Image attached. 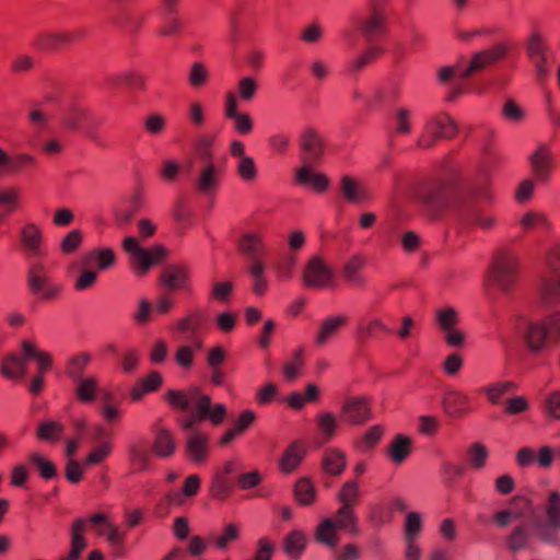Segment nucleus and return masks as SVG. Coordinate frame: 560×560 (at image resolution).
<instances>
[{
  "label": "nucleus",
  "instance_id": "1",
  "mask_svg": "<svg viewBox=\"0 0 560 560\" xmlns=\"http://www.w3.org/2000/svg\"><path fill=\"white\" fill-rule=\"evenodd\" d=\"M425 212L431 219H440L448 211L462 226H480L489 230L495 219L483 213L477 206V199L491 200L488 185L483 182L454 187L447 184H434L420 197Z\"/></svg>",
  "mask_w": 560,
  "mask_h": 560
},
{
  "label": "nucleus",
  "instance_id": "2",
  "mask_svg": "<svg viewBox=\"0 0 560 560\" xmlns=\"http://www.w3.org/2000/svg\"><path fill=\"white\" fill-rule=\"evenodd\" d=\"M167 402L179 410H188L192 407L190 417L180 421V427L190 435L198 432L195 428L197 422L208 419L212 424L219 425L226 417V408L223 404L212 405L211 397L201 392L199 387H190L188 392L170 389L165 394Z\"/></svg>",
  "mask_w": 560,
  "mask_h": 560
},
{
  "label": "nucleus",
  "instance_id": "3",
  "mask_svg": "<svg viewBox=\"0 0 560 560\" xmlns=\"http://www.w3.org/2000/svg\"><path fill=\"white\" fill-rule=\"evenodd\" d=\"M213 138L207 135L199 136L195 141L200 166L194 178V187L196 191L210 200L212 207V198L221 186V182L225 172L226 159L215 161L211 147Z\"/></svg>",
  "mask_w": 560,
  "mask_h": 560
},
{
  "label": "nucleus",
  "instance_id": "4",
  "mask_svg": "<svg viewBox=\"0 0 560 560\" xmlns=\"http://www.w3.org/2000/svg\"><path fill=\"white\" fill-rule=\"evenodd\" d=\"M26 285L31 294L44 302L57 300L63 290L61 283L51 279L47 267L42 261H34L27 267Z\"/></svg>",
  "mask_w": 560,
  "mask_h": 560
},
{
  "label": "nucleus",
  "instance_id": "5",
  "mask_svg": "<svg viewBox=\"0 0 560 560\" xmlns=\"http://www.w3.org/2000/svg\"><path fill=\"white\" fill-rule=\"evenodd\" d=\"M458 132V125L445 112H440L427 118L423 131L417 140L420 149H431L441 139H452Z\"/></svg>",
  "mask_w": 560,
  "mask_h": 560
},
{
  "label": "nucleus",
  "instance_id": "6",
  "mask_svg": "<svg viewBox=\"0 0 560 560\" xmlns=\"http://www.w3.org/2000/svg\"><path fill=\"white\" fill-rule=\"evenodd\" d=\"M351 21L361 33L366 44H375L377 37L385 34L387 28L386 11L376 2L370 4L364 16L353 15Z\"/></svg>",
  "mask_w": 560,
  "mask_h": 560
},
{
  "label": "nucleus",
  "instance_id": "7",
  "mask_svg": "<svg viewBox=\"0 0 560 560\" xmlns=\"http://www.w3.org/2000/svg\"><path fill=\"white\" fill-rule=\"evenodd\" d=\"M122 248L130 256L132 267L138 276H144L153 264L165 258L167 250L162 245L154 246L151 250H147L140 246L138 240L128 236L122 242Z\"/></svg>",
  "mask_w": 560,
  "mask_h": 560
},
{
  "label": "nucleus",
  "instance_id": "8",
  "mask_svg": "<svg viewBox=\"0 0 560 560\" xmlns=\"http://www.w3.org/2000/svg\"><path fill=\"white\" fill-rule=\"evenodd\" d=\"M526 54L534 66L535 75L540 83L550 74L549 62L552 59L550 48L538 31H533L526 40Z\"/></svg>",
  "mask_w": 560,
  "mask_h": 560
},
{
  "label": "nucleus",
  "instance_id": "9",
  "mask_svg": "<svg viewBox=\"0 0 560 560\" xmlns=\"http://www.w3.org/2000/svg\"><path fill=\"white\" fill-rule=\"evenodd\" d=\"M537 509L533 500L526 494H517L513 497L508 508L495 513L494 518L497 525H508L512 522H525L535 520Z\"/></svg>",
  "mask_w": 560,
  "mask_h": 560
},
{
  "label": "nucleus",
  "instance_id": "10",
  "mask_svg": "<svg viewBox=\"0 0 560 560\" xmlns=\"http://www.w3.org/2000/svg\"><path fill=\"white\" fill-rule=\"evenodd\" d=\"M518 261L512 255H503L494 260L489 272V281L498 290L508 292L516 282Z\"/></svg>",
  "mask_w": 560,
  "mask_h": 560
},
{
  "label": "nucleus",
  "instance_id": "11",
  "mask_svg": "<svg viewBox=\"0 0 560 560\" xmlns=\"http://www.w3.org/2000/svg\"><path fill=\"white\" fill-rule=\"evenodd\" d=\"M106 19L110 24L130 32L136 31L142 21L141 15L129 5V0H110Z\"/></svg>",
  "mask_w": 560,
  "mask_h": 560
},
{
  "label": "nucleus",
  "instance_id": "12",
  "mask_svg": "<svg viewBox=\"0 0 560 560\" xmlns=\"http://www.w3.org/2000/svg\"><path fill=\"white\" fill-rule=\"evenodd\" d=\"M302 164H318L325 152V142L318 131L306 128L298 139Z\"/></svg>",
  "mask_w": 560,
  "mask_h": 560
},
{
  "label": "nucleus",
  "instance_id": "13",
  "mask_svg": "<svg viewBox=\"0 0 560 560\" xmlns=\"http://www.w3.org/2000/svg\"><path fill=\"white\" fill-rule=\"evenodd\" d=\"M358 494V485L351 480L347 481L339 492V499L342 502V506L338 511L336 520L331 521L326 518L322 521L319 525H353L357 522V518L353 514L352 505L355 503Z\"/></svg>",
  "mask_w": 560,
  "mask_h": 560
},
{
  "label": "nucleus",
  "instance_id": "14",
  "mask_svg": "<svg viewBox=\"0 0 560 560\" xmlns=\"http://www.w3.org/2000/svg\"><path fill=\"white\" fill-rule=\"evenodd\" d=\"M334 278L332 270L318 257H312L302 273V281L305 287L320 289L328 287Z\"/></svg>",
  "mask_w": 560,
  "mask_h": 560
},
{
  "label": "nucleus",
  "instance_id": "15",
  "mask_svg": "<svg viewBox=\"0 0 560 560\" xmlns=\"http://www.w3.org/2000/svg\"><path fill=\"white\" fill-rule=\"evenodd\" d=\"M237 249L247 261V266H265L266 245L261 235L243 234L237 242Z\"/></svg>",
  "mask_w": 560,
  "mask_h": 560
},
{
  "label": "nucleus",
  "instance_id": "16",
  "mask_svg": "<svg viewBox=\"0 0 560 560\" xmlns=\"http://www.w3.org/2000/svg\"><path fill=\"white\" fill-rule=\"evenodd\" d=\"M442 408L450 418H463L471 412L470 397L458 389L448 388L443 395Z\"/></svg>",
  "mask_w": 560,
  "mask_h": 560
},
{
  "label": "nucleus",
  "instance_id": "17",
  "mask_svg": "<svg viewBox=\"0 0 560 560\" xmlns=\"http://www.w3.org/2000/svg\"><path fill=\"white\" fill-rule=\"evenodd\" d=\"M345 420L354 425L363 424L372 418L370 402L365 397H353L346 400L341 408Z\"/></svg>",
  "mask_w": 560,
  "mask_h": 560
},
{
  "label": "nucleus",
  "instance_id": "18",
  "mask_svg": "<svg viewBox=\"0 0 560 560\" xmlns=\"http://www.w3.org/2000/svg\"><path fill=\"white\" fill-rule=\"evenodd\" d=\"M20 238L23 248L32 256H45L44 232L38 224L34 222H27L25 225H23L20 232Z\"/></svg>",
  "mask_w": 560,
  "mask_h": 560
},
{
  "label": "nucleus",
  "instance_id": "19",
  "mask_svg": "<svg viewBox=\"0 0 560 560\" xmlns=\"http://www.w3.org/2000/svg\"><path fill=\"white\" fill-rule=\"evenodd\" d=\"M162 284L171 291H189V269L185 265H170L161 273Z\"/></svg>",
  "mask_w": 560,
  "mask_h": 560
},
{
  "label": "nucleus",
  "instance_id": "20",
  "mask_svg": "<svg viewBox=\"0 0 560 560\" xmlns=\"http://www.w3.org/2000/svg\"><path fill=\"white\" fill-rule=\"evenodd\" d=\"M517 330L522 334L533 352L540 351L547 339V328L544 324L533 323L523 318L517 324Z\"/></svg>",
  "mask_w": 560,
  "mask_h": 560
},
{
  "label": "nucleus",
  "instance_id": "21",
  "mask_svg": "<svg viewBox=\"0 0 560 560\" xmlns=\"http://www.w3.org/2000/svg\"><path fill=\"white\" fill-rule=\"evenodd\" d=\"M504 54L505 49L500 46L491 50L476 52L467 67L459 72V77L466 79L474 73L482 71L488 66L501 59Z\"/></svg>",
  "mask_w": 560,
  "mask_h": 560
},
{
  "label": "nucleus",
  "instance_id": "22",
  "mask_svg": "<svg viewBox=\"0 0 560 560\" xmlns=\"http://www.w3.org/2000/svg\"><path fill=\"white\" fill-rule=\"evenodd\" d=\"M316 164H302L295 172V179L302 186L312 187L317 192L325 191L329 186V178L324 173H316Z\"/></svg>",
  "mask_w": 560,
  "mask_h": 560
},
{
  "label": "nucleus",
  "instance_id": "23",
  "mask_svg": "<svg viewBox=\"0 0 560 560\" xmlns=\"http://www.w3.org/2000/svg\"><path fill=\"white\" fill-rule=\"evenodd\" d=\"M347 317L345 315L329 316L324 318L317 328L315 335V343L318 347H324L330 341L338 331L346 325Z\"/></svg>",
  "mask_w": 560,
  "mask_h": 560
},
{
  "label": "nucleus",
  "instance_id": "24",
  "mask_svg": "<svg viewBox=\"0 0 560 560\" xmlns=\"http://www.w3.org/2000/svg\"><path fill=\"white\" fill-rule=\"evenodd\" d=\"M347 466L346 454L336 447L326 448L322 455L320 467L329 476H339Z\"/></svg>",
  "mask_w": 560,
  "mask_h": 560
},
{
  "label": "nucleus",
  "instance_id": "25",
  "mask_svg": "<svg viewBox=\"0 0 560 560\" xmlns=\"http://www.w3.org/2000/svg\"><path fill=\"white\" fill-rule=\"evenodd\" d=\"M203 348L201 337L187 338V343L177 347L174 353L175 362L184 370H190L194 365L195 353Z\"/></svg>",
  "mask_w": 560,
  "mask_h": 560
},
{
  "label": "nucleus",
  "instance_id": "26",
  "mask_svg": "<svg viewBox=\"0 0 560 560\" xmlns=\"http://www.w3.org/2000/svg\"><path fill=\"white\" fill-rule=\"evenodd\" d=\"M185 452L191 462L203 463L208 453V436L201 432L191 433L187 438Z\"/></svg>",
  "mask_w": 560,
  "mask_h": 560
},
{
  "label": "nucleus",
  "instance_id": "27",
  "mask_svg": "<svg viewBox=\"0 0 560 560\" xmlns=\"http://www.w3.org/2000/svg\"><path fill=\"white\" fill-rule=\"evenodd\" d=\"M305 453V446L301 441H294L292 444H290L279 462L281 471L285 474L294 471L302 463Z\"/></svg>",
  "mask_w": 560,
  "mask_h": 560
},
{
  "label": "nucleus",
  "instance_id": "28",
  "mask_svg": "<svg viewBox=\"0 0 560 560\" xmlns=\"http://www.w3.org/2000/svg\"><path fill=\"white\" fill-rule=\"evenodd\" d=\"M203 315L200 311H194L188 313L186 316L178 318L174 324V329L183 335H187V338L201 337L199 331L203 324Z\"/></svg>",
  "mask_w": 560,
  "mask_h": 560
},
{
  "label": "nucleus",
  "instance_id": "29",
  "mask_svg": "<svg viewBox=\"0 0 560 560\" xmlns=\"http://www.w3.org/2000/svg\"><path fill=\"white\" fill-rule=\"evenodd\" d=\"M551 158L546 148L541 147L530 156L532 170L539 182H546L551 172Z\"/></svg>",
  "mask_w": 560,
  "mask_h": 560
},
{
  "label": "nucleus",
  "instance_id": "30",
  "mask_svg": "<svg viewBox=\"0 0 560 560\" xmlns=\"http://www.w3.org/2000/svg\"><path fill=\"white\" fill-rule=\"evenodd\" d=\"M340 190L348 202L360 203L366 200V191L362 184L349 175L341 177Z\"/></svg>",
  "mask_w": 560,
  "mask_h": 560
},
{
  "label": "nucleus",
  "instance_id": "31",
  "mask_svg": "<svg viewBox=\"0 0 560 560\" xmlns=\"http://www.w3.org/2000/svg\"><path fill=\"white\" fill-rule=\"evenodd\" d=\"M200 488V478L198 475H189L184 482L182 490H173L167 494L170 503L180 505L185 502L186 498H191L197 494Z\"/></svg>",
  "mask_w": 560,
  "mask_h": 560
},
{
  "label": "nucleus",
  "instance_id": "32",
  "mask_svg": "<svg viewBox=\"0 0 560 560\" xmlns=\"http://www.w3.org/2000/svg\"><path fill=\"white\" fill-rule=\"evenodd\" d=\"M176 450V443L173 434L167 429H160L153 442V452L158 457L167 458L171 457Z\"/></svg>",
  "mask_w": 560,
  "mask_h": 560
},
{
  "label": "nucleus",
  "instance_id": "33",
  "mask_svg": "<svg viewBox=\"0 0 560 560\" xmlns=\"http://www.w3.org/2000/svg\"><path fill=\"white\" fill-rule=\"evenodd\" d=\"M0 371L9 380H21L26 374V362L24 359L11 353L2 361Z\"/></svg>",
  "mask_w": 560,
  "mask_h": 560
},
{
  "label": "nucleus",
  "instance_id": "34",
  "mask_svg": "<svg viewBox=\"0 0 560 560\" xmlns=\"http://www.w3.org/2000/svg\"><path fill=\"white\" fill-rule=\"evenodd\" d=\"M306 548V536L301 530H292L283 539V550L285 555L298 560Z\"/></svg>",
  "mask_w": 560,
  "mask_h": 560
},
{
  "label": "nucleus",
  "instance_id": "35",
  "mask_svg": "<svg viewBox=\"0 0 560 560\" xmlns=\"http://www.w3.org/2000/svg\"><path fill=\"white\" fill-rule=\"evenodd\" d=\"M241 536L238 527H222L210 535L209 542L219 551L228 550Z\"/></svg>",
  "mask_w": 560,
  "mask_h": 560
},
{
  "label": "nucleus",
  "instance_id": "36",
  "mask_svg": "<svg viewBox=\"0 0 560 560\" xmlns=\"http://www.w3.org/2000/svg\"><path fill=\"white\" fill-rule=\"evenodd\" d=\"M412 441L402 434L394 438L388 446V457L395 464L402 463L411 453Z\"/></svg>",
  "mask_w": 560,
  "mask_h": 560
},
{
  "label": "nucleus",
  "instance_id": "37",
  "mask_svg": "<svg viewBox=\"0 0 560 560\" xmlns=\"http://www.w3.org/2000/svg\"><path fill=\"white\" fill-rule=\"evenodd\" d=\"M74 39L71 33H44L37 36L35 46L44 50H52Z\"/></svg>",
  "mask_w": 560,
  "mask_h": 560
},
{
  "label": "nucleus",
  "instance_id": "38",
  "mask_svg": "<svg viewBox=\"0 0 560 560\" xmlns=\"http://www.w3.org/2000/svg\"><path fill=\"white\" fill-rule=\"evenodd\" d=\"M90 118V113L88 109L72 105L68 107L61 117V124L65 128L69 130L81 129V124Z\"/></svg>",
  "mask_w": 560,
  "mask_h": 560
},
{
  "label": "nucleus",
  "instance_id": "39",
  "mask_svg": "<svg viewBox=\"0 0 560 560\" xmlns=\"http://www.w3.org/2000/svg\"><path fill=\"white\" fill-rule=\"evenodd\" d=\"M77 384L75 395L79 400L83 402H91L95 400L98 392V381L95 376H86L74 381Z\"/></svg>",
  "mask_w": 560,
  "mask_h": 560
},
{
  "label": "nucleus",
  "instance_id": "40",
  "mask_svg": "<svg viewBox=\"0 0 560 560\" xmlns=\"http://www.w3.org/2000/svg\"><path fill=\"white\" fill-rule=\"evenodd\" d=\"M317 428L320 434L322 443H328L338 429V419L331 412H324L316 418Z\"/></svg>",
  "mask_w": 560,
  "mask_h": 560
},
{
  "label": "nucleus",
  "instance_id": "41",
  "mask_svg": "<svg viewBox=\"0 0 560 560\" xmlns=\"http://www.w3.org/2000/svg\"><path fill=\"white\" fill-rule=\"evenodd\" d=\"M541 302L545 306H553L560 300V277L546 278L540 287Z\"/></svg>",
  "mask_w": 560,
  "mask_h": 560
},
{
  "label": "nucleus",
  "instance_id": "42",
  "mask_svg": "<svg viewBox=\"0 0 560 560\" xmlns=\"http://www.w3.org/2000/svg\"><path fill=\"white\" fill-rule=\"evenodd\" d=\"M91 362V355L86 352H81L69 359L66 368L67 375L74 382L83 378V373Z\"/></svg>",
  "mask_w": 560,
  "mask_h": 560
},
{
  "label": "nucleus",
  "instance_id": "43",
  "mask_svg": "<svg viewBox=\"0 0 560 560\" xmlns=\"http://www.w3.org/2000/svg\"><path fill=\"white\" fill-rule=\"evenodd\" d=\"M394 131L400 136H408L412 130V113L406 107H399L393 115Z\"/></svg>",
  "mask_w": 560,
  "mask_h": 560
},
{
  "label": "nucleus",
  "instance_id": "44",
  "mask_svg": "<svg viewBox=\"0 0 560 560\" xmlns=\"http://www.w3.org/2000/svg\"><path fill=\"white\" fill-rule=\"evenodd\" d=\"M303 355L304 349L298 348L283 364V376L288 382H293L298 378L300 369L304 365Z\"/></svg>",
  "mask_w": 560,
  "mask_h": 560
},
{
  "label": "nucleus",
  "instance_id": "45",
  "mask_svg": "<svg viewBox=\"0 0 560 560\" xmlns=\"http://www.w3.org/2000/svg\"><path fill=\"white\" fill-rule=\"evenodd\" d=\"M364 265V259L360 255L352 256L346 264L342 269L343 278L352 283V284H361L362 278L360 275V269Z\"/></svg>",
  "mask_w": 560,
  "mask_h": 560
},
{
  "label": "nucleus",
  "instance_id": "46",
  "mask_svg": "<svg viewBox=\"0 0 560 560\" xmlns=\"http://www.w3.org/2000/svg\"><path fill=\"white\" fill-rule=\"evenodd\" d=\"M382 54V49L375 44H368L366 48L355 56L350 63L352 71H360Z\"/></svg>",
  "mask_w": 560,
  "mask_h": 560
},
{
  "label": "nucleus",
  "instance_id": "47",
  "mask_svg": "<svg viewBox=\"0 0 560 560\" xmlns=\"http://www.w3.org/2000/svg\"><path fill=\"white\" fill-rule=\"evenodd\" d=\"M115 254L110 248L94 249L90 252L84 258L85 264L96 261L97 267L101 270H105L112 267L115 264Z\"/></svg>",
  "mask_w": 560,
  "mask_h": 560
},
{
  "label": "nucleus",
  "instance_id": "48",
  "mask_svg": "<svg viewBox=\"0 0 560 560\" xmlns=\"http://www.w3.org/2000/svg\"><path fill=\"white\" fill-rule=\"evenodd\" d=\"M458 320V314L452 306H445L435 312V323L442 332L455 328Z\"/></svg>",
  "mask_w": 560,
  "mask_h": 560
},
{
  "label": "nucleus",
  "instance_id": "49",
  "mask_svg": "<svg viewBox=\"0 0 560 560\" xmlns=\"http://www.w3.org/2000/svg\"><path fill=\"white\" fill-rule=\"evenodd\" d=\"M315 487L308 478L303 477L298 480L294 488V495L301 504H311L315 499Z\"/></svg>",
  "mask_w": 560,
  "mask_h": 560
},
{
  "label": "nucleus",
  "instance_id": "50",
  "mask_svg": "<svg viewBox=\"0 0 560 560\" xmlns=\"http://www.w3.org/2000/svg\"><path fill=\"white\" fill-rule=\"evenodd\" d=\"M11 162L9 166L10 173H21L37 165V160L34 155L28 153H16L11 155Z\"/></svg>",
  "mask_w": 560,
  "mask_h": 560
},
{
  "label": "nucleus",
  "instance_id": "51",
  "mask_svg": "<svg viewBox=\"0 0 560 560\" xmlns=\"http://www.w3.org/2000/svg\"><path fill=\"white\" fill-rule=\"evenodd\" d=\"M388 104L387 102V90L385 85L376 84L370 89L366 94L365 106L368 109H376L383 105Z\"/></svg>",
  "mask_w": 560,
  "mask_h": 560
},
{
  "label": "nucleus",
  "instance_id": "52",
  "mask_svg": "<svg viewBox=\"0 0 560 560\" xmlns=\"http://www.w3.org/2000/svg\"><path fill=\"white\" fill-rule=\"evenodd\" d=\"M515 387L512 382H499L490 384L480 390L485 393L491 404H499L500 398Z\"/></svg>",
  "mask_w": 560,
  "mask_h": 560
},
{
  "label": "nucleus",
  "instance_id": "53",
  "mask_svg": "<svg viewBox=\"0 0 560 560\" xmlns=\"http://www.w3.org/2000/svg\"><path fill=\"white\" fill-rule=\"evenodd\" d=\"M265 269L266 266H247L246 270L250 275L253 279L252 289L253 292L257 295L265 294L267 290V280L265 279Z\"/></svg>",
  "mask_w": 560,
  "mask_h": 560
},
{
  "label": "nucleus",
  "instance_id": "54",
  "mask_svg": "<svg viewBox=\"0 0 560 560\" xmlns=\"http://www.w3.org/2000/svg\"><path fill=\"white\" fill-rule=\"evenodd\" d=\"M421 527H406L405 532V540L407 544L406 548V558L407 560H419L420 559V549L416 545L420 536Z\"/></svg>",
  "mask_w": 560,
  "mask_h": 560
},
{
  "label": "nucleus",
  "instance_id": "55",
  "mask_svg": "<svg viewBox=\"0 0 560 560\" xmlns=\"http://www.w3.org/2000/svg\"><path fill=\"white\" fill-rule=\"evenodd\" d=\"M143 128L150 136H160L166 128V118L160 113L149 114L143 120Z\"/></svg>",
  "mask_w": 560,
  "mask_h": 560
},
{
  "label": "nucleus",
  "instance_id": "56",
  "mask_svg": "<svg viewBox=\"0 0 560 560\" xmlns=\"http://www.w3.org/2000/svg\"><path fill=\"white\" fill-rule=\"evenodd\" d=\"M31 463L36 467L37 471L39 472L40 477L44 479H51L56 477L57 469L54 463L46 459L38 453H34L30 457Z\"/></svg>",
  "mask_w": 560,
  "mask_h": 560
},
{
  "label": "nucleus",
  "instance_id": "57",
  "mask_svg": "<svg viewBox=\"0 0 560 560\" xmlns=\"http://www.w3.org/2000/svg\"><path fill=\"white\" fill-rule=\"evenodd\" d=\"M236 173L245 182H253L257 177V167L252 156H241L236 163Z\"/></svg>",
  "mask_w": 560,
  "mask_h": 560
},
{
  "label": "nucleus",
  "instance_id": "58",
  "mask_svg": "<svg viewBox=\"0 0 560 560\" xmlns=\"http://www.w3.org/2000/svg\"><path fill=\"white\" fill-rule=\"evenodd\" d=\"M258 91V83L252 77H244L237 83V96L244 102H250Z\"/></svg>",
  "mask_w": 560,
  "mask_h": 560
},
{
  "label": "nucleus",
  "instance_id": "59",
  "mask_svg": "<svg viewBox=\"0 0 560 560\" xmlns=\"http://www.w3.org/2000/svg\"><path fill=\"white\" fill-rule=\"evenodd\" d=\"M545 509L550 525H560V493L558 491L549 493Z\"/></svg>",
  "mask_w": 560,
  "mask_h": 560
},
{
  "label": "nucleus",
  "instance_id": "60",
  "mask_svg": "<svg viewBox=\"0 0 560 560\" xmlns=\"http://www.w3.org/2000/svg\"><path fill=\"white\" fill-rule=\"evenodd\" d=\"M229 120L232 121L234 131L241 136H248L254 130V120L247 113H240Z\"/></svg>",
  "mask_w": 560,
  "mask_h": 560
},
{
  "label": "nucleus",
  "instance_id": "61",
  "mask_svg": "<svg viewBox=\"0 0 560 560\" xmlns=\"http://www.w3.org/2000/svg\"><path fill=\"white\" fill-rule=\"evenodd\" d=\"M488 455V450L480 443H474L468 448V459L475 469H480L485 466Z\"/></svg>",
  "mask_w": 560,
  "mask_h": 560
},
{
  "label": "nucleus",
  "instance_id": "62",
  "mask_svg": "<svg viewBox=\"0 0 560 560\" xmlns=\"http://www.w3.org/2000/svg\"><path fill=\"white\" fill-rule=\"evenodd\" d=\"M129 456L132 465L137 469L144 470L149 467L150 454L144 446L131 445L129 448Z\"/></svg>",
  "mask_w": 560,
  "mask_h": 560
},
{
  "label": "nucleus",
  "instance_id": "63",
  "mask_svg": "<svg viewBox=\"0 0 560 560\" xmlns=\"http://www.w3.org/2000/svg\"><path fill=\"white\" fill-rule=\"evenodd\" d=\"M542 408L549 417L560 420V390L548 393L544 398Z\"/></svg>",
  "mask_w": 560,
  "mask_h": 560
},
{
  "label": "nucleus",
  "instance_id": "64",
  "mask_svg": "<svg viewBox=\"0 0 560 560\" xmlns=\"http://www.w3.org/2000/svg\"><path fill=\"white\" fill-rule=\"evenodd\" d=\"M209 79V71L206 66L201 62H194L191 65L188 82L194 88L202 86Z\"/></svg>",
  "mask_w": 560,
  "mask_h": 560
}]
</instances>
